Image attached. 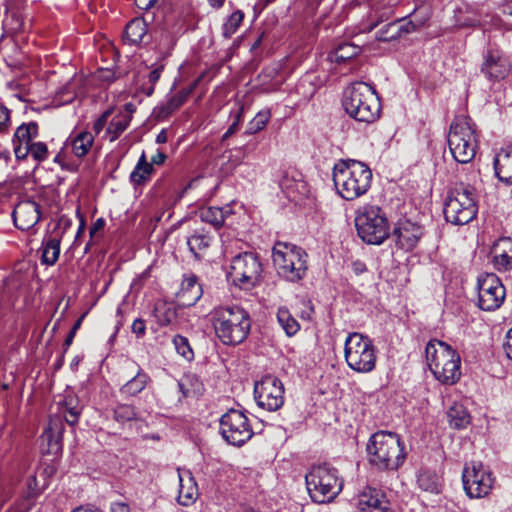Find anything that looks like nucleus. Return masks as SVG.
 <instances>
[{
	"label": "nucleus",
	"instance_id": "2f4dec72",
	"mask_svg": "<svg viewBox=\"0 0 512 512\" xmlns=\"http://www.w3.org/2000/svg\"><path fill=\"white\" fill-rule=\"evenodd\" d=\"M60 254V237L50 236L44 238L42 243L41 260L43 264L53 265L59 258Z\"/></svg>",
	"mask_w": 512,
	"mask_h": 512
},
{
	"label": "nucleus",
	"instance_id": "774afa93",
	"mask_svg": "<svg viewBox=\"0 0 512 512\" xmlns=\"http://www.w3.org/2000/svg\"><path fill=\"white\" fill-rule=\"evenodd\" d=\"M501 12L505 16L512 17V1L504 3L501 7Z\"/></svg>",
	"mask_w": 512,
	"mask_h": 512
},
{
	"label": "nucleus",
	"instance_id": "f03ea898",
	"mask_svg": "<svg viewBox=\"0 0 512 512\" xmlns=\"http://www.w3.org/2000/svg\"><path fill=\"white\" fill-rule=\"evenodd\" d=\"M370 465L379 471H396L404 463V444L396 433L377 431L366 445Z\"/></svg>",
	"mask_w": 512,
	"mask_h": 512
},
{
	"label": "nucleus",
	"instance_id": "e433bc0d",
	"mask_svg": "<svg viewBox=\"0 0 512 512\" xmlns=\"http://www.w3.org/2000/svg\"><path fill=\"white\" fill-rule=\"evenodd\" d=\"M449 423L455 429L465 428L470 423V415L467 410L459 404L453 405L447 412Z\"/></svg>",
	"mask_w": 512,
	"mask_h": 512
},
{
	"label": "nucleus",
	"instance_id": "bf43d9fd",
	"mask_svg": "<svg viewBox=\"0 0 512 512\" xmlns=\"http://www.w3.org/2000/svg\"><path fill=\"white\" fill-rule=\"evenodd\" d=\"M351 267H352V271L356 275H361V274H363V273H365L367 271L366 264L363 261H361V260L353 261L352 264H351Z\"/></svg>",
	"mask_w": 512,
	"mask_h": 512
},
{
	"label": "nucleus",
	"instance_id": "ddd939ff",
	"mask_svg": "<svg viewBox=\"0 0 512 512\" xmlns=\"http://www.w3.org/2000/svg\"><path fill=\"white\" fill-rule=\"evenodd\" d=\"M263 268L257 254L244 252L232 258L230 276L235 285L242 289L255 287L261 278Z\"/></svg>",
	"mask_w": 512,
	"mask_h": 512
},
{
	"label": "nucleus",
	"instance_id": "7ed1b4c3",
	"mask_svg": "<svg viewBox=\"0 0 512 512\" xmlns=\"http://www.w3.org/2000/svg\"><path fill=\"white\" fill-rule=\"evenodd\" d=\"M215 334L224 345H238L251 329L249 313L238 305L222 306L212 312Z\"/></svg>",
	"mask_w": 512,
	"mask_h": 512
},
{
	"label": "nucleus",
	"instance_id": "c9c22d12",
	"mask_svg": "<svg viewBox=\"0 0 512 512\" xmlns=\"http://www.w3.org/2000/svg\"><path fill=\"white\" fill-rule=\"evenodd\" d=\"M94 143V136L90 132H80L72 140V150L77 157L85 156Z\"/></svg>",
	"mask_w": 512,
	"mask_h": 512
},
{
	"label": "nucleus",
	"instance_id": "a19ab883",
	"mask_svg": "<svg viewBox=\"0 0 512 512\" xmlns=\"http://www.w3.org/2000/svg\"><path fill=\"white\" fill-rule=\"evenodd\" d=\"M410 16L413 17V19L407 20L406 18H402L396 20L398 22L401 37L417 31L419 28L424 26V24L428 20L427 16L418 19L416 11H414Z\"/></svg>",
	"mask_w": 512,
	"mask_h": 512
},
{
	"label": "nucleus",
	"instance_id": "6e6d98bb",
	"mask_svg": "<svg viewBox=\"0 0 512 512\" xmlns=\"http://www.w3.org/2000/svg\"><path fill=\"white\" fill-rule=\"evenodd\" d=\"M10 123V110L0 103V131L8 128Z\"/></svg>",
	"mask_w": 512,
	"mask_h": 512
},
{
	"label": "nucleus",
	"instance_id": "39448f33",
	"mask_svg": "<svg viewBox=\"0 0 512 512\" xmlns=\"http://www.w3.org/2000/svg\"><path fill=\"white\" fill-rule=\"evenodd\" d=\"M429 369L445 385L455 384L461 377L460 355L447 343L430 340L425 349Z\"/></svg>",
	"mask_w": 512,
	"mask_h": 512
},
{
	"label": "nucleus",
	"instance_id": "79ce46f5",
	"mask_svg": "<svg viewBox=\"0 0 512 512\" xmlns=\"http://www.w3.org/2000/svg\"><path fill=\"white\" fill-rule=\"evenodd\" d=\"M200 218L202 221L213 225L217 229L224 225L223 211L220 207H207L201 209Z\"/></svg>",
	"mask_w": 512,
	"mask_h": 512
},
{
	"label": "nucleus",
	"instance_id": "7c9ffc66",
	"mask_svg": "<svg viewBox=\"0 0 512 512\" xmlns=\"http://www.w3.org/2000/svg\"><path fill=\"white\" fill-rule=\"evenodd\" d=\"M361 47L350 42H343L337 45L330 52L329 58L336 63H344L353 59L361 53Z\"/></svg>",
	"mask_w": 512,
	"mask_h": 512
},
{
	"label": "nucleus",
	"instance_id": "0eeeda50",
	"mask_svg": "<svg viewBox=\"0 0 512 512\" xmlns=\"http://www.w3.org/2000/svg\"><path fill=\"white\" fill-rule=\"evenodd\" d=\"M273 263L278 275L296 283L305 278L308 255L301 247L287 242H277L272 251Z\"/></svg>",
	"mask_w": 512,
	"mask_h": 512
},
{
	"label": "nucleus",
	"instance_id": "bb28decb",
	"mask_svg": "<svg viewBox=\"0 0 512 512\" xmlns=\"http://www.w3.org/2000/svg\"><path fill=\"white\" fill-rule=\"evenodd\" d=\"M196 83L170 96L167 102L157 108V118L165 119L181 107L195 88Z\"/></svg>",
	"mask_w": 512,
	"mask_h": 512
},
{
	"label": "nucleus",
	"instance_id": "f3484780",
	"mask_svg": "<svg viewBox=\"0 0 512 512\" xmlns=\"http://www.w3.org/2000/svg\"><path fill=\"white\" fill-rule=\"evenodd\" d=\"M478 307L484 311H494L504 302L506 290L495 274H485L478 278Z\"/></svg>",
	"mask_w": 512,
	"mask_h": 512
},
{
	"label": "nucleus",
	"instance_id": "412c9836",
	"mask_svg": "<svg viewBox=\"0 0 512 512\" xmlns=\"http://www.w3.org/2000/svg\"><path fill=\"white\" fill-rule=\"evenodd\" d=\"M126 364L135 374L120 387L119 391L125 397H135L145 390L152 379L137 363L126 361Z\"/></svg>",
	"mask_w": 512,
	"mask_h": 512
},
{
	"label": "nucleus",
	"instance_id": "37998d69",
	"mask_svg": "<svg viewBox=\"0 0 512 512\" xmlns=\"http://www.w3.org/2000/svg\"><path fill=\"white\" fill-rule=\"evenodd\" d=\"M244 19V13L241 10L234 11L223 25V36L227 39L231 38Z\"/></svg>",
	"mask_w": 512,
	"mask_h": 512
},
{
	"label": "nucleus",
	"instance_id": "5fc2aeb1",
	"mask_svg": "<svg viewBox=\"0 0 512 512\" xmlns=\"http://www.w3.org/2000/svg\"><path fill=\"white\" fill-rule=\"evenodd\" d=\"M14 143V153L18 160L26 159L27 155L30 154V144Z\"/></svg>",
	"mask_w": 512,
	"mask_h": 512
},
{
	"label": "nucleus",
	"instance_id": "c03bdc74",
	"mask_svg": "<svg viewBox=\"0 0 512 512\" xmlns=\"http://www.w3.org/2000/svg\"><path fill=\"white\" fill-rule=\"evenodd\" d=\"M172 342L179 355L187 361H192L194 359V351L186 337L177 334L173 337Z\"/></svg>",
	"mask_w": 512,
	"mask_h": 512
},
{
	"label": "nucleus",
	"instance_id": "1a4fd4ad",
	"mask_svg": "<svg viewBox=\"0 0 512 512\" xmlns=\"http://www.w3.org/2000/svg\"><path fill=\"white\" fill-rule=\"evenodd\" d=\"M305 480L309 495L316 503L333 500L343 487L337 469L328 463L314 465L306 474Z\"/></svg>",
	"mask_w": 512,
	"mask_h": 512
},
{
	"label": "nucleus",
	"instance_id": "9b49d317",
	"mask_svg": "<svg viewBox=\"0 0 512 512\" xmlns=\"http://www.w3.org/2000/svg\"><path fill=\"white\" fill-rule=\"evenodd\" d=\"M355 227L361 240L369 245H380L390 235L386 213L375 205H365L357 210Z\"/></svg>",
	"mask_w": 512,
	"mask_h": 512
},
{
	"label": "nucleus",
	"instance_id": "052dcab7",
	"mask_svg": "<svg viewBox=\"0 0 512 512\" xmlns=\"http://www.w3.org/2000/svg\"><path fill=\"white\" fill-rule=\"evenodd\" d=\"M111 512H132L129 505L124 502H115L112 503Z\"/></svg>",
	"mask_w": 512,
	"mask_h": 512
},
{
	"label": "nucleus",
	"instance_id": "c756f323",
	"mask_svg": "<svg viewBox=\"0 0 512 512\" xmlns=\"http://www.w3.org/2000/svg\"><path fill=\"white\" fill-rule=\"evenodd\" d=\"M417 483L420 489L432 494H439L442 490V479L435 471H420Z\"/></svg>",
	"mask_w": 512,
	"mask_h": 512
},
{
	"label": "nucleus",
	"instance_id": "20e7f679",
	"mask_svg": "<svg viewBox=\"0 0 512 512\" xmlns=\"http://www.w3.org/2000/svg\"><path fill=\"white\" fill-rule=\"evenodd\" d=\"M345 112L358 122L373 123L380 117L381 105L376 91L365 82L348 86L342 99Z\"/></svg>",
	"mask_w": 512,
	"mask_h": 512
},
{
	"label": "nucleus",
	"instance_id": "aec40b11",
	"mask_svg": "<svg viewBox=\"0 0 512 512\" xmlns=\"http://www.w3.org/2000/svg\"><path fill=\"white\" fill-rule=\"evenodd\" d=\"M481 73L490 82H498L504 79L509 73V64L506 59L497 52L487 51L481 64Z\"/></svg>",
	"mask_w": 512,
	"mask_h": 512
},
{
	"label": "nucleus",
	"instance_id": "3c124183",
	"mask_svg": "<svg viewBox=\"0 0 512 512\" xmlns=\"http://www.w3.org/2000/svg\"><path fill=\"white\" fill-rule=\"evenodd\" d=\"M30 154L34 160L43 162L48 157V148L44 142H33L30 144Z\"/></svg>",
	"mask_w": 512,
	"mask_h": 512
},
{
	"label": "nucleus",
	"instance_id": "f704fd0d",
	"mask_svg": "<svg viewBox=\"0 0 512 512\" xmlns=\"http://www.w3.org/2000/svg\"><path fill=\"white\" fill-rule=\"evenodd\" d=\"M153 171L154 168L152 164L147 162L146 155L143 152L134 170L130 174V180L132 183L140 185L150 177Z\"/></svg>",
	"mask_w": 512,
	"mask_h": 512
},
{
	"label": "nucleus",
	"instance_id": "338daca9",
	"mask_svg": "<svg viewBox=\"0 0 512 512\" xmlns=\"http://www.w3.org/2000/svg\"><path fill=\"white\" fill-rule=\"evenodd\" d=\"M238 126V124L232 122L231 125L228 127L227 131L223 134L222 140L224 141L231 135H233L238 130Z\"/></svg>",
	"mask_w": 512,
	"mask_h": 512
},
{
	"label": "nucleus",
	"instance_id": "864d4df0",
	"mask_svg": "<svg viewBox=\"0 0 512 512\" xmlns=\"http://www.w3.org/2000/svg\"><path fill=\"white\" fill-rule=\"evenodd\" d=\"M131 331L138 339L143 338L146 334V323L142 318L133 321Z\"/></svg>",
	"mask_w": 512,
	"mask_h": 512
},
{
	"label": "nucleus",
	"instance_id": "58836bf2",
	"mask_svg": "<svg viewBox=\"0 0 512 512\" xmlns=\"http://www.w3.org/2000/svg\"><path fill=\"white\" fill-rule=\"evenodd\" d=\"M131 116L120 113L114 116L107 128V133L111 136L110 141H115L129 126Z\"/></svg>",
	"mask_w": 512,
	"mask_h": 512
},
{
	"label": "nucleus",
	"instance_id": "dca6fc26",
	"mask_svg": "<svg viewBox=\"0 0 512 512\" xmlns=\"http://www.w3.org/2000/svg\"><path fill=\"white\" fill-rule=\"evenodd\" d=\"M254 396L258 406L276 411L284 404V386L275 376L266 375L254 385Z\"/></svg>",
	"mask_w": 512,
	"mask_h": 512
},
{
	"label": "nucleus",
	"instance_id": "72a5a7b5",
	"mask_svg": "<svg viewBox=\"0 0 512 512\" xmlns=\"http://www.w3.org/2000/svg\"><path fill=\"white\" fill-rule=\"evenodd\" d=\"M153 314L156 322L162 327L172 324L177 319V309L166 302L156 303Z\"/></svg>",
	"mask_w": 512,
	"mask_h": 512
},
{
	"label": "nucleus",
	"instance_id": "b1692460",
	"mask_svg": "<svg viewBox=\"0 0 512 512\" xmlns=\"http://www.w3.org/2000/svg\"><path fill=\"white\" fill-rule=\"evenodd\" d=\"M213 239V235H211L210 232L206 231L204 228L196 229L187 238V245L194 257L200 260L211 246Z\"/></svg>",
	"mask_w": 512,
	"mask_h": 512
},
{
	"label": "nucleus",
	"instance_id": "4d7b16f0",
	"mask_svg": "<svg viewBox=\"0 0 512 512\" xmlns=\"http://www.w3.org/2000/svg\"><path fill=\"white\" fill-rule=\"evenodd\" d=\"M112 111L110 109L106 110L95 122L93 125V129L96 134H99L104 126L107 123V120L109 116L111 115Z\"/></svg>",
	"mask_w": 512,
	"mask_h": 512
},
{
	"label": "nucleus",
	"instance_id": "cd10ccee",
	"mask_svg": "<svg viewBox=\"0 0 512 512\" xmlns=\"http://www.w3.org/2000/svg\"><path fill=\"white\" fill-rule=\"evenodd\" d=\"M383 496L376 490L369 489L359 495L358 506L362 511L369 512H389V508L385 505Z\"/></svg>",
	"mask_w": 512,
	"mask_h": 512
},
{
	"label": "nucleus",
	"instance_id": "5701e85b",
	"mask_svg": "<svg viewBox=\"0 0 512 512\" xmlns=\"http://www.w3.org/2000/svg\"><path fill=\"white\" fill-rule=\"evenodd\" d=\"M492 263L499 272L512 270V239L502 237L498 239L492 249Z\"/></svg>",
	"mask_w": 512,
	"mask_h": 512
},
{
	"label": "nucleus",
	"instance_id": "4468645a",
	"mask_svg": "<svg viewBox=\"0 0 512 512\" xmlns=\"http://www.w3.org/2000/svg\"><path fill=\"white\" fill-rule=\"evenodd\" d=\"M220 434L234 446H242L253 436V430L246 415L236 409H230L219 420Z\"/></svg>",
	"mask_w": 512,
	"mask_h": 512
},
{
	"label": "nucleus",
	"instance_id": "de8ad7c7",
	"mask_svg": "<svg viewBox=\"0 0 512 512\" xmlns=\"http://www.w3.org/2000/svg\"><path fill=\"white\" fill-rule=\"evenodd\" d=\"M136 415L135 407L130 404H118L114 408V419L121 424L134 420Z\"/></svg>",
	"mask_w": 512,
	"mask_h": 512
},
{
	"label": "nucleus",
	"instance_id": "680f3d73",
	"mask_svg": "<svg viewBox=\"0 0 512 512\" xmlns=\"http://www.w3.org/2000/svg\"><path fill=\"white\" fill-rule=\"evenodd\" d=\"M105 226V220L103 218H98L93 225L90 227V236L93 237L98 231L102 230Z\"/></svg>",
	"mask_w": 512,
	"mask_h": 512
},
{
	"label": "nucleus",
	"instance_id": "0e129e2a",
	"mask_svg": "<svg viewBox=\"0 0 512 512\" xmlns=\"http://www.w3.org/2000/svg\"><path fill=\"white\" fill-rule=\"evenodd\" d=\"M243 113H244L243 106H240V107L236 108L234 111H232L231 116H233V123H236L239 125L240 122L242 121Z\"/></svg>",
	"mask_w": 512,
	"mask_h": 512
},
{
	"label": "nucleus",
	"instance_id": "f8f14e48",
	"mask_svg": "<svg viewBox=\"0 0 512 512\" xmlns=\"http://www.w3.org/2000/svg\"><path fill=\"white\" fill-rule=\"evenodd\" d=\"M344 356L347 365L359 373H369L376 365V350L372 340L361 333H349L345 340Z\"/></svg>",
	"mask_w": 512,
	"mask_h": 512
},
{
	"label": "nucleus",
	"instance_id": "6ab92c4d",
	"mask_svg": "<svg viewBox=\"0 0 512 512\" xmlns=\"http://www.w3.org/2000/svg\"><path fill=\"white\" fill-rule=\"evenodd\" d=\"M392 236L400 249L411 251L423 236V228L410 220H402L396 224Z\"/></svg>",
	"mask_w": 512,
	"mask_h": 512
},
{
	"label": "nucleus",
	"instance_id": "ea45409f",
	"mask_svg": "<svg viewBox=\"0 0 512 512\" xmlns=\"http://www.w3.org/2000/svg\"><path fill=\"white\" fill-rule=\"evenodd\" d=\"M38 134V125L36 122L20 125L14 134L13 142L22 144H32V139L36 138Z\"/></svg>",
	"mask_w": 512,
	"mask_h": 512
},
{
	"label": "nucleus",
	"instance_id": "4c0bfd02",
	"mask_svg": "<svg viewBox=\"0 0 512 512\" xmlns=\"http://www.w3.org/2000/svg\"><path fill=\"white\" fill-rule=\"evenodd\" d=\"M277 320L287 336L295 335L300 329L299 323L286 307H280L278 309Z\"/></svg>",
	"mask_w": 512,
	"mask_h": 512
},
{
	"label": "nucleus",
	"instance_id": "6e6552de",
	"mask_svg": "<svg viewBox=\"0 0 512 512\" xmlns=\"http://www.w3.org/2000/svg\"><path fill=\"white\" fill-rule=\"evenodd\" d=\"M74 402V398H67L61 407V415L50 418L48 426L40 437L43 454L57 457L62 453L64 421L73 426L78 422L81 414V408L77 404L74 405Z\"/></svg>",
	"mask_w": 512,
	"mask_h": 512
},
{
	"label": "nucleus",
	"instance_id": "473e14b6",
	"mask_svg": "<svg viewBox=\"0 0 512 512\" xmlns=\"http://www.w3.org/2000/svg\"><path fill=\"white\" fill-rule=\"evenodd\" d=\"M178 387L184 397L196 396L202 393L203 384L193 373L184 374L178 381Z\"/></svg>",
	"mask_w": 512,
	"mask_h": 512
},
{
	"label": "nucleus",
	"instance_id": "2eb2a0df",
	"mask_svg": "<svg viewBox=\"0 0 512 512\" xmlns=\"http://www.w3.org/2000/svg\"><path fill=\"white\" fill-rule=\"evenodd\" d=\"M462 481L464 490L470 498H482L492 489L494 478L490 470L480 461H470L465 464Z\"/></svg>",
	"mask_w": 512,
	"mask_h": 512
},
{
	"label": "nucleus",
	"instance_id": "49530a36",
	"mask_svg": "<svg viewBox=\"0 0 512 512\" xmlns=\"http://www.w3.org/2000/svg\"><path fill=\"white\" fill-rule=\"evenodd\" d=\"M270 117L271 114L269 110L258 112L257 115L249 122L245 133L252 135L261 131L267 125Z\"/></svg>",
	"mask_w": 512,
	"mask_h": 512
},
{
	"label": "nucleus",
	"instance_id": "9d476101",
	"mask_svg": "<svg viewBox=\"0 0 512 512\" xmlns=\"http://www.w3.org/2000/svg\"><path fill=\"white\" fill-rule=\"evenodd\" d=\"M448 145L458 163L466 164L474 159L478 140L474 124L469 118L455 117L450 125Z\"/></svg>",
	"mask_w": 512,
	"mask_h": 512
},
{
	"label": "nucleus",
	"instance_id": "69168bd1",
	"mask_svg": "<svg viewBox=\"0 0 512 512\" xmlns=\"http://www.w3.org/2000/svg\"><path fill=\"white\" fill-rule=\"evenodd\" d=\"M166 158V154L158 150L157 153L154 156H152L150 164L161 165L165 162Z\"/></svg>",
	"mask_w": 512,
	"mask_h": 512
},
{
	"label": "nucleus",
	"instance_id": "a18cd8bd",
	"mask_svg": "<svg viewBox=\"0 0 512 512\" xmlns=\"http://www.w3.org/2000/svg\"><path fill=\"white\" fill-rule=\"evenodd\" d=\"M376 38L382 42H390L398 38H401L398 22L395 20L384 25L377 31Z\"/></svg>",
	"mask_w": 512,
	"mask_h": 512
},
{
	"label": "nucleus",
	"instance_id": "423d86ee",
	"mask_svg": "<svg viewBox=\"0 0 512 512\" xmlns=\"http://www.w3.org/2000/svg\"><path fill=\"white\" fill-rule=\"evenodd\" d=\"M443 213L445 220L453 225L470 223L478 213L475 189L463 182L456 183L447 193Z\"/></svg>",
	"mask_w": 512,
	"mask_h": 512
},
{
	"label": "nucleus",
	"instance_id": "a211bd4d",
	"mask_svg": "<svg viewBox=\"0 0 512 512\" xmlns=\"http://www.w3.org/2000/svg\"><path fill=\"white\" fill-rule=\"evenodd\" d=\"M15 226L20 230L33 228L41 218L40 205L33 199L21 200L12 213Z\"/></svg>",
	"mask_w": 512,
	"mask_h": 512
},
{
	"label": "nucleus",
	"instance_id": "4be33fe9",
	"mask_svg": "<svg viewBox=\"0 0 512 512\" xmlns=\"http://www.w3.org/2000/svg\"><path fill=\"white\" fill-rule=\"evenodd\" d=\"M203 289L194 274L184 275L181 288L176 293L179 304L183 307L194 306L202 297Z\"/></svg>",
	"mask_w": 512,
	"mask_h": 512
},
{
	"label": "nucleus",
	"instance_id": "13d9d810",
	"mask_svg": "<svg viewBox=\"0 0 512 512\" xmlns=\"http://www.w3.org/2000/svg\"><path fill=\"white\" fill-rule=\"evenodd\" d=\"M503 348L507 357L512 360V328L506 334Z\"/></svg>",
	"mask_w": 512,
	"mask_h": 512
},
{
	"label": "nucleus",
	"instance_id": "8fccbe9b",
	"mask_svg": "<svg viewBox=\"0 0 512 512\" xmlns=\"http://www.w3.org/2000/svg\"><path fill=\"white\" fill-rule=\"evenodd\" d=\"M163 68L164 66L163 65H158L156 66L152 71H150V73L148 74V81L147 82H144L142 85H141V91L146 95V96H151L153 93H154V87H155V84L158 82V80L160 79L161 77V73L163 71Z\"/></svg>",
	"mask_w": 512,
	"mask_h": 512
},
{
	"label": "nucleus",
	"instance_id": "c85d7f7f",
	"mask_svg": "<svg viewBox=\"0 0 512 512\" xmlns=\"http://www.w3.org/2000/svg\"><path fill=\"white\" fill-rule=\"evenodd\" d=\"M147 34V24L143 18L132 19L125 27L123 40L129 45L140 44Z\"/></svg>",
	"mask_w": 512,
	"mask_h": 512
},
{
	"label": "nucleus",
	"instance_id": "e2e57ef3",
	"mask_svg": "<svg viewBox=\"0 0 512 512\" xmlns=\"http://www.w3.org/2000/svg\"><path fill=\"white\" fill-rule=\"evenodd\" d=\"M157 0H135V5L141 10H148L154 6Z\"/></svg>",
	"mask_w": 512,
	"mask_h": 512
},
{
	"label": "nucleus",
	"instance_id": "f257e3e1",
	"mask_svg": "<svg viewBox=\"0 0 512 512\" xmlns=\"http://www.w3.org/2000/svg\"><path fill=\"white\" fill-rule=\"evenodd\" d=\"M372 171L363 162L339 160L333 167V182L337 193L345 200L352 201L364 195L370 188Z\"/></svg>",
	"mask_w": 512,
	"mask_h": 512
},
{
	"label": "nucleus",
	"instance_id": "603ef678",
	"mask_svg": "<svg viewBox=\"0 0 512 512\" xmlns=\"http://www.w3.org/2000/svg\"><path fill=\"white\" fill-rule=\"evenodd\" d=\"M35 494L36 493L34 492L29 493L26 498H24L14 506L8 508L5 512H32V508L34 506L32 497Z\"/></svg>",
	"mask_w": 512,
	"mask_h": 512
},
{
	"label": "nucleus",
	"instance_id": "393cba45",
	"mask_svg": "<svg viewBox=\"0 0 512 512\" xmlns=\"http://www.w3.org/2000/svg\"><path fill=\"white\" fill-rule=\"evenodd\" d=\"M495 174L506 185L512 184V149H501L494 159Z\"/></svg>",
	"mask_w": 512,
	"mask_h": 512
},
{
	"label": "nucleus",
	"instance_id": "09e8293b",
	"mask_svg": "<svg viewBox=\"0 0 512 512\" xmlns=\"http://www.w3.org/2000/svg\"><path fill=\"white\" fill-rule=\"evenodd\" d=\"M8 89L11 91H15V96L23 101L26 102V96L30 94V82L23 78L18 80H13L7 83Z\"/></svg>",
	"mask_w": 512,
	"mask_h": 512
},
{
	"label": "nucleus",
	"instance_id": "a878e982",
	"mask_svg": "<svg viewBox=\"0 0 512 512\" xmlns=\"http://www.w3.org/2000/svg\"><path fill=\"white\" fill-rule=\"evenodd\" d=\"M179 494L178 502L183 506H189L194 503L198 496L197 483L192 476L191 472L187 471L184 474H179Z\"/></svg>",
	"mask_w": 512,
	"mask_h": 512
}]
</instances>
